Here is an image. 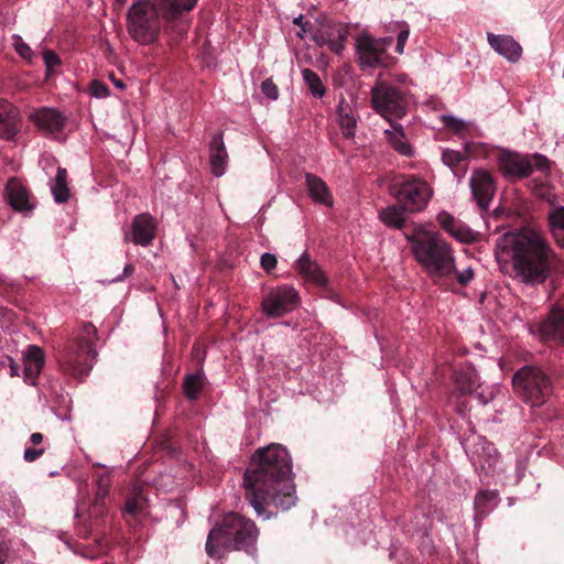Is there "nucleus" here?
I'll return each mask as SVG.
<instances>
[{
    "label": "nucleus",
    "mask_w": 564,
    "mask_h": 564,
    "mask_svg": "<svg viewBox=\"0 0 564 564\" xmlns=\"http://www.w3.org/2000/svg\"><path fill=\"white\" fill-rule=\"evenodd\" d=\"M140 509L139 498H131L126 502V512L135 514Z\"/></svg>",
    "instance_id": "49"
},
{
    "label": "nucleus",
    "mask_w": 564,
    "mask_h": 564,
    "mask_svg": "<svg viewBox=\"0 0 564 564\" xmlns=\"http://www.w3.org/2000/svg\"><path fill=\"white\" fill-rule=\"evenodd\" d=\"M453 276H455L456 281L460 285H467L474 280V276H475L474 269L471 267H467V268L463 269L462 271L456 270V272Z\"/></svg>",
    "instance_id": "43"
},
{
    "label": "nucleus",
    "mask_w": 564,
    "mask_h": 564,
    "mask_svg": "<svg viewBox=\"0 0 564 564\" xmlns=\"http://www.w3.org/2000/svg\"><path fill=\"white\" fill-rule=\"evenodd\" d=\"M276 258L274 254L265 252L261 256V267L267 271L271 272L276 267Z\"/></svg>",
    "instance_id": "44"
},
{
    "label": "nucleus",
    "mask_w": 564,
    "mask_h": 564,
    "mask_svg": "<svg viewBox=\"0 0 564 564\" xmlns=\"http://www.w3.org/2000/svg\"><path fill=\"white\" fill-rule=\"evenodd\" d=\"M300 304L299 292L291 285L271 290L262 301L263 312L269 317H279L295 310Z\"/></svg>",
    "instance_id": "10"
},
{
    "label": "nucleus",
    "mask_w": 564,
    "mask_h": 564,
    "mask_svg": "<svg viewBox=\"0 0 564 564\" xmlns=\"http://www.w3.org/2000/svg\"><path fill=\"white\" fill-rule=\"evenodd\" d=\"M156 236V221L148 213L137 215L129 230L123 232L124 242H132L137 246H150Z\"/></svg>",
    "instance_id": "13"
},
{
    "label": "nucleus",
    "mask_w": 564,
    "mask_h": 564,
    "mask_svg": "<svg viewBox=\"0 0 564 564\" xmlns=\"http://www.w3.org/2000/svg\"><path fill=\"white\" fill-rule=\"evenodd\" d=\"M550 231L556 243L564 248V207L553 208L549 215Z\"/></svg>",
    "instance_id": "31"
},
{
    "label": "nucleus",
    "mask_w": 564,
    "mask_h": 564,
    "mask_svg": "<svg viewBox=\"0 0 564 564\" xmlns=\"http://www.w3.org/2000/svg\"><path fill=\"white\" fill-rule=\"evenodd\" d=\"M464 159V154L456 150L446 149L443 151L442 160L449 167H455Z\"/></svg>",
    "instance_id": "40"
},
{
    "label": "nucleus",
    "mask_w": 564,
    "mask_h": 564,
    "mask_svg": "<svg viewBox=\"0 0 564 564\" xmlns=\"http://www.w3.org/2000/svg\"><path fill=\"white\" fill-rule=\"evenodd\" d=\"M442 121L455 132H460L467 128V123L464 120L451 115L442 116Z\"/></svg>",
    "instance_id": "41"
},
{
    "label": "nucleus",
    "mask_w": 564,
    "mask_h": 564,
    "mask_svg": "<svg viewBox=\"0 0 564 564\" xmlns=\"http://www.w3.org/2000/svg\"><path fill=\"white\" fill-rule=\"evenodd\" d=\"M205 384L206 377L202 370L187 375L184 380L185 397L191 401L196 400Z\"/></svg>",
    "instance_id": "33"
},
{
    "label": "nucleus",
    "mask_w": 564,
    "mask_h": 564,
    "mask_svg": "<svg viewBox=\"0 0 564 564\" xmlns=\"http://www.w3.org/2000/svg\"><path fill=\"white\" fill-rule=\"evenodd\" d=\"M346 39H347V32L343 28H339L337 30V37L336 39H334V40H325V39H323L321 44L322 45H327L328 48L332 52H334L337 55H340L343 50H344V47H345Z\"/></svg>",
    "instance_id": "36"
},
{
    "label": "nucleus",
    "mask_w": 564,
    "mask_h": 564,
    "mask_svg": "<svg viewBox=\"0 0 564 564\" xmlns=\"http://www.w3.org/2000/svg\"><path fill=\"white\" fill-rule=\"evenodd\" d=\"M134 272V267L131 263H127L123 268L122 274L113 278L110 282L117 283L123 281L126 278L130 276Z\"/></svg>",
    "instance_id": "48"
},
{
    "label": "nucleus",
    "mask_w": 564,
    "mask_h": 564,
    "mask_svg": "<svg viewBox=\"0 0 564 564\" xmlns=\"http://www.w3.org/2000/svg\"><path fill=\"white\" fill-rule=\"evenodd\" d=\"M44 62L47 68H53L61 64V59L57 54L53 51H46L44 53Z\"/></svg>",
    "instance_id": "46"
},
{
    "label": "nucleus",
    "mask_w": 564,
    "mask_h": 564,
    "mask_svg": "<svg viewBox=\"0 0 564 564\" xmlns=\"http://www.w3.org/2000/svg\"><path fill=\"white\" fill-rule=\"evenodd\" d=\"M67 171L58 167L55 178L51 183V192L54 200L58 204L65 203L69 198V188L67 185Z\"/></svg>",
    "instance_id": "32"
},
{
    "label": "nucleus",
    "mask_w": 564,
    "mask_h": 564,
    "mask_svg": "<svg viewBox=\"0 0 564 564\" xmlns=\"http://www.w3.org/2000/svg\"><path fill=\"white\" fill-rule=\"evenodd\" d=\"M391 122V128L386 129L384 133L387 135L388 142L391 147L403 156H411L413 154V149L405 138L403 127L399 123Z\"/></svg>",
    "instance_id": "27"
},
{
    "label": "nucleus",
    "mask_w": 564,
    "mask_h": 564,
    "mask_svg": "<svg viewBox=\"0 0 564 564\" xmlns=\"http://www.w3.org/2000/svg\"><path fill=\"white\" fill-rule=\"evenodd\" d=\"M531 164H532V170L533 169H536V170H540V171H544V170H547L550 167V162L549 160L543 156V155H534L532 156V159H529Z\"/></svg>",
    "instance_id": "45"
},
{
    "label": "nucleus",
    "mask_w": 564,
    "mask_h": 564,
    "mask_svg": "<svg viewBox=\"0 0 564 564\" xmlns=\"http://www.w3.org/2000/svg\"><path fill=\"white\" fill-rule=\"evenodd\" d=\"M470 459L475 468L484 474L490 475L495 471L498 463V455L491 444L482 447V453L475 452L471 454Z\"/></svg>",
    "instance_id": "26"
},
{
    "label": "nucleus",
    "mask_w": 564,
    "mask_h": 564,
    "mask_svg": "<svg viewBox=\"0 0 564 564\" xmlns=\"http://www.w3.org/2000/svg\"><path fill=\"white\" fill-rule=\"evenodd\" d=\"M258 536L259 530L251 519L229 512L224 516L220 524L210 529L205 545L206 553L212 558H220L226 550L252 554Z\"/></svg>",
    "instance_id": "5"
},
{
    "label": "nucleus",
    "mask_w": 564,
    "mask_h": 564,
    "mask_svg": "<svg viewBox=\"0 0 564 564\" xmlns=\"http://www.w3.org/2000/svg\"><path fill=\"white\" fill-rule=\"evenodd\" d=\"M540 333L545 340L564 344V306H554L549 316L541 323Z\"/></svg>",
    "instance_id": "18"
},
{
    "label": "nucleus",
    "mask_w": 564,
    "mask_h": 564,
    "mask_svg": "<svg viewBox=\"0 0 564 564\" xmlns=\"http://www.w3.org/2000/svg\"><path fill=\"white\" fill-rule=\"evenodd\" d=\"M491 48L511 63H516L522 55L521 45L510 35L487 34Z\"/></svg>",
    "instance_id": "20"
},
{
    "label": "nucleus",
    "mask_w": 564,
    "mask_h": 564,
    "mask_svg": "<svg viewBox=\"0 0 564 564\" xmlns=\"http://www.w3.org/2000/svg\"><path fill=\"white\" fill-rule=\"evenodd\" d=\"M97 329L91 323H85L80 332L66 345L58 357L59 366L67 375L80 379L87 376L97 357L94 340Z\"/></svg>",
    "instance_id": "6"
},
{
    "label": "nucleus",
    "mask_w": 564,
    "mask_h": 564,
    "mask_svg": "<svg viewBox=\"0 0 564 564\" xmlns=\"http://www.w3.org/2000/svg\"><path fill=\"white\" fill-rule=\"evenodd\" d=\"M44 453V448H26L23 454L24 460L32 463L41 457Z\"/></svg>",
    "instance_id": "47"
},
{
    "label": "nucleus",
    "mask_w": 564,
    "mask_h": 564,
    "mask_svg": "<svg viewBox=\"0 0 564 564\" xmlns=\"http://www.w3.org/2000/svg\"><path fill=\"white\" fill-rule=\"evenodd\" d=\"M405 212L401 204L390 205L379 213V218L384 225L401 229L405 224Z\"/></svg>",
    "instance_id": "30"
},
{
    "label": "nucleus",
    "mask_w": 564,
    "mask_h": 564,
    "mask_svg": "<svg viewBox=\"0 0 564 564\" xmlns=\"http://www.w3.org/2000/svg\"><path fill=\"white\" fill-rule=\"evenodd\" d=\"M469 186L478 206L482 209L488 208L496 192L490 173L485 170L474 171L469 180Z\"/></svg>",
    "instance_id": "14"
},
{
    "label": "nucleus",
    "mask_w": 564,
    "mask_h": 564,
    "mask_svg": "<svg viewBox=\"0 0 564 564\" xmlns=\"http://www.w3.org/2000/svg\"><path fill=\"white\" fill-rule=\"evenodd\" d=\"M478 381L476 370L470 367L460 369L454 375L455 387L462 394L471 393L479 386Z\"/></svg>",
    "instance_id": "28"
},
{
    "label": "nucleus",
    "mask_w": 564,
    "mask_h": 564,
    "mask_svg": "<svg viewBox=\"0 0 564 564\" xmlns=\"http://www.w3.org/2000/svg\"><path fill=\"white\" fill-rule=\"evenodd\" d=\"M3 563H4V555H3L2 549L0 547V564H3Z\"/></svg>",
    "instance_id": "54"
},
{
    "label": "nucleus",
    "mask_w": 564,
    "mask_h": 564,
    "mask_svg": "<svg viewBox=\"0 0 564 564\" xmlns=\"http://www.w3.org/2000/svg\"><path fill=\"white\" fill-rule=\"evenodd\" d=\"M337 117L343 135L346 139L355 138L359 118L356 109L343 99L337 106Z\"/></svg>",
    "instance_id": "23"
},
{
    "label": "nucleus",
    "mask_w": 564,
    "mask_h": 564,
    "mask_svg": "<svg viewBox=\"0 0 564 564\" xmlns=\"http://www.w3.org/2000/svg\"><path fill=\"white\" fill-rule=\"evenodd\" d=\"M88 93L91 97L101 99L109 96V87L100 82V80H93L89 85Z\"/></svg>",
    "instance_id": "38"
},
{
    "label": "nucleus",
    "mask_w": 564,
    "mask_h": 564,
    "mask_svg": "<svg viewBox=\"0 0 564 564\" xmlns=\"http://www.w3.org/2000/svg\"><path fill=\"white\" fill-rule=\"evenodd\" d=\"M512 383L519 398L532 408L546 403L552 393L550 378L534 366L520 368L514 373Z\"/></svg>",
    "instance_id": "8"
},
{
    "label": "nucleus",
    "mask_w": 564,
    "mask_h": 564,
    "mask_svg": "<svg viewBox=\"0 0 564 564\" xmlns=\"http://www.w3.org/2000/svg\"><path fill=\"white\" fill-rule=\"evenodd\" d=\"M101 495H105V494L101 492V490L99 489V491L97 492V496H101Z\"/></svg>",
    "instance_id": "56"
},
{
    "label": "nucleus",
    "mask_w": 564,
    "mask_h": 564,
    "mask_svg": "<svg viewBox=\"0 0 564 564\" xmlns=\"http://www.w3.org/2000/svg\"><path fill=\"white\" fill-rule=\"evenodd\" d=\"M302 21H303V15H299V17L293 19V23L296 24V25H301Z\"/></svg>",
    "instance_id": "53"
},
{
    "label": "nucleus",
    "mask_w": 564,
    "mask_h": 564,
    "mask_svg": "<svg viewBox=\"0 0 564 564\" xmlns=\"http://www.w3.org/2000/svg\"><path fill=\"white\" fill-rule=\"evenodd\" d=\"M227 162L228 155L223 141V134L218 133L210 141V167L216 177L225 174Z\"/></svg>",
    "instance_id": "24"
},
{
    "label": "nucleus",
    "mask_w": 564,
    "mask_h": 564,
    "mask_svg": "<svg viewBox=\"0 0 564 564\" xmlns=\"http://www.w3.org/2000/svg\"><path fill=\"white\" fill-rule=\"evenodd\" d=\"M30 120L45 135L53 139H61L67 119L55 108L41 107L30 115Z\"/></svg>",
    "instance_id": "12"
},
{
    "label": "nucleus",
    "mask_w": 564,
    "mask_h": 564,
    "mask_svg": "<svg viewBox=\"0 0 564 564\" xmlns=\"http://www.w3.org/2000/svg\"><path fill=\"white\" fill-rule=\"evenodd\" d=\"M499 495L497 490H481L475 497V509L477 517L487 516L498 503Z\"/></svg>",
    "instance_id": "29"
},
{
    "label": "nucleus",
    "mask_w": 564,
    "mask_h": 564,
    "mask_svg": "<svg viewBox=\"0 0 564 564\" xmlns=\"http://www.w3.org/2000/svg\"><path fill=\"white\" fill-rule=\"evenodd\" d=\"M391 195L409 213H419L425 209L433 195L430 184L415 176H400L390 185Z\"/></svg>",
    "instance_id": "9"
},
{
    "label": "nucleus",
    "mask_w": 564,
    "mask_h": 564,
    "mask_svg": "<svg viewBox=\"0 0 564 564\" xmlns=\"http://www.w3.org/2000/svg\"><path fill=\"white\" fill-rule=\"evenodd\" d=\"M397 25L400 26V31H399L398 37H397L395 52L399 54H402L404 51L405 43L410 35V29L405 22L397 23Z\"/></svg>",
    "instance_id": "39"
},
{
    "label": "nucleus",
    "mask_w": 564,
    "mask_h": 564,
    "mask_svg": "<svg viewBox=\"0 0 564 564\" xmlns=\"http://www.w3.org/2000/svg\"><path fill=\"white\" fill-rule=\"evenodd\" d=\"M12 45L14 46L15 52L24 59H30L33 55L31 47L24 43L20 35L12 36Z\"/></svg>",
    "instance_id": "37"
},
{
    "label": "nucleus",
    "mask_w": 564,
    "mask_h": 564,
    "mask_svg": "<svg viewBox=\"0 0 564 564\" xmlns=\"http://www.w3.org/2000/svg\"><path fill=\"white\" fill-rule=\"evenodd\" d=\"M440 226L454 239L463 243L474 242L478 238V232L470 229L464 223L457 220L447 212H441L436 216Z\"/></svg>",
    "instance_id": "16"
},
{
    "label": "nucleus",
    "mask_w": 564,
    "mask_h": 564,
    "mask_svg": "<svg viewBox=\"0 0 564 564\" xmlns=\"http://www.w3.org/2000/svg\"><path fill=\"white\" fill-rule=\"evenodd\" d=\"M404 82L405 76L402 75L398 78V84L377 80L371 88V107L388 121L400 119L408 111L410 91Z\"/></svg>",
    "instance_id": "7"
},
{
    "label": "nucleus",
    "mask_w": 564,
    "mask_h": 564,
    "mask_svg": "<svg viewBox=\"0 0 564 564\" xmlns=\"http://www.w3.org/2000/svg\"><path fill=\"white\" fill-rule=\"evenodd\" d=\"M499 261H509L512 276L528 285L546 281L557 256L544 232L535 227H522L505 232L496 243Z\"/></svg>",
    "instance_id": "2"
},
{
    "label": "nucleus",
    "mask_w": 564,
    "mask_h": 564,
    "mask_svg": "<svg viewBox=\"0 0 564 564\" xmlns=\"http://www.w3.org/2000/svg\"><path fill=\"white\" fill-rule=\"evenodd\" d=\"M0 508L7 512H12L14 517L22 514V507L17 494L9 487L0 492Z\"/></svg>",
    "instance_id": "34"
},
{
    "label": "nucleus",
    "mask_w": 564,
    "mask_h": 564,
    "mask_svg": "<svg viewBox=\"0 0 564 564\" xmlns=\"http://www.w3.org/2000/svg\"><path fill=\"white\" fill-rule=\"evenodd\" d=\"M391 36L375 39L368 34L356 41V51L361 67H376L382 64L387 47L392 44Z\"/></svg>",
    "instance_id": "11"
},
{
    "label": "nucleus",
    "mask_w": 564,
    "mask_h": 564,
    "mask_svg": "<svg viewBox=\"0 0 564 564\" xmlns=\"http://www.w3.org/2000/svg\"><path fill=\"white\" fill-rule=\"evenodd\" d=\"M6 197L11 207L19 212H30L34 204L31 202L30 193L21 181L11 178L6 186Z\"/></svg>",
    "instance_id": "21"
},
{
    "label": "nucleus",
    "mask_w": 564,
    "mask_h": 564,
    "mask_svg": "<svg viewBox=\"0 0 564 564\" xmlns=\"http://www.w3.org/2000/svg\"><path fill=\"white\" fill-rule=\"evenodd\" d=\"M261 91L265 97H268L271 100H276L279 97V89L271 79H265L264 82H262Z\"/></svg>",
    "instance_id": "42"
},
{
    "label": "nucleus",
    "mask_w": 564,
    "mask_h": 564,
    "mask_svg": "<svg viewBox=\"0 0 564 564\" xmlns=\"http://www.w3.org/2000/svg\"><path fill=\"white\" fill-rule=\"evenodd\" d=\"M21 129L18 109L4 99H0V138L13 140Z\"/></svg>",
    "instance_id": "17"
},
{
    "label": "nucleus",
    "mask_w": 564,
    "mask_h": 564,
    "mask_svg": "<svg viewBox=\"0 0 564 564\" xmlns=\"http://www.w3.org/2000/svg\"><path fill=\"white\" fill-rule=\"evenodd\" d=\"M44 352L34 345L28 347L24 354V380L29 384H35V381L44 366Z\"/></svg>",
    "instance_id": "22"
},
{
    "label": "nucleus",
    "mask_w": 564,
    "mask_h": 564,
    "mask_svg": "<svg viewBox=\"0 0 564 564\" xmlns=\"http://www.w3.org/2000/svg\"><path fill=\"white\" fill-rule=\"evenodd\" d=\"M495 397V389L492 388L488 393L479 392L477 394V398L480 403L487 404L490 400H492Z\"/></svg>",
    "instance_id": "50"
},
{
    "label": "nucleus",
    "mask_w": 564,
    "mask_h": 564,
    "mask_svg": "<svg viewBox=\"0 0 564 564\" xmlns=\"http://www.w3.org/2000/svg\"><path fill=\"white\" fill-rule=\"evenodd\" d=\"M197 0H141L134 2L127 14L130 36L142 45L156 41L162 22H171L191 11Z\"/></svg>",
    "instance_id": "3"
},
{
    "label": "nucleus",
    "mask_w": 564,
    "mask_h": 564,
    "mask_svg": "<svg viewBox=\"0 0 564 564\" xmlns=\"http://www.w3.org/2000/svg\"><path fill=\"white\" fill-rule=\"evenodd\" d=\"M115 85H116L117 87H119V88H123V87H124V85L122 84V82H121V80H116V82H115Z\"/></svg>",
    "instance_id": "55"
},
{
    "label": "nucleus",
    "mask_w": 564,
    "mask_h": 564,
    "mask_svg": "<svg viewBox=\"0 0 564 564\" xmlns=\"http://www.w3.org/2000/svg\"><path fill=\"white\" fill-rule=\"evenodd\" d=\"M301 74H302L303 80H304L305 85L308 87L311 94L315 98L324 97L326 89H325V86L323 85L319 76L314 70H312L310 68H303L301 70Z\"/></svg>",
    "instance_id": "35"
},
{
    "label": "nucleus",
    "mask_w": 564,
    "mask_h": 564,
    "mask_svg": "<svg viewBox=\"0 0 564 564\" xmlns=\"http://www.w3.org/2000/svg\"><path fill=\"white\" fill-rule=\"evenodd\" d=\"M404 236L415 261L429 276L446 279L455 274V251L438 232L424 225H415Z\"/></svg>",
    "instance_id": "4"
},
{
    "label": "nucleus",
    "mask_w": 564,
    "mask_h": 564,
    "mask_svg": "<svg viewBox=\"0 0 564 564\" xmlns=\"http://www.w3.org/2000/svg\"><path fill=\"white\" fill-rule=\"evenodd\" d=\"M246 499L258 517L269 519L268 506L289 510L297 501L292 460L285 447L270 444L251 456L243 475Z\"/></svg>",
    "instance_id": "1"
},
{
    "label": "nucleus",
    "mask_w": 564,
    "mask_h": 564,
    "mask_svg": "<svg viewBox=\"0 0 564 564\" xmlns=\"http://www.w3.org/2000/svg\"><path fill=\"white\" fill-rule=\"evenodd\" d=\"M306 187L310 197L318 204L327 207L333 206V197L326 183L318 176L306 173L305 175Z\"/></svg>",
    "instance_id": "25"
},
{
    "label": "nucleus",
    "mask_w": 564,
    "mask_h": 564,
    "mask_svg": "<svg viewBox=\"0 0 564 564\" xmlns=\"http://www.w3.org/2000/svg\"><path fill=\"white\" fill-rule=\"evenodd\" d=\"M30 441L33 445H37L43 441V435L41 433L31 434Z\"/></svg>",
    "instance_id": "51"
},
{
    "label": "nucleus",
    "mask_w": 564,
    "mask_h": 564,
    "mask_svg": "<svg viewBox=\"0 0 564 564\" xmlns=\"http://www.w3.org/2000/svg\"><path fill=\"white\" fill-rule=\"evenodd\" d=\"M117 1H118L119 3H121V4L126 2V0H117Z\"/></svg>",
    "instance_id": "57"
},
{
    "label": "nucleus",
    "mask_w": 564,
    "mask_h": 564,
    "mask_svg": "<svg viewBox=\"0 0 564 564\" xmlns=\"http://www.w3.org/2000/svg\"><path fill=\"white\" fill-rule=\"evenodd\" d=\"M295 270L310 283L321 288H326L328 279L319 264L314 261L306 252H303L295 262Z\"/></svg>",
    "instance_id": "19"
},
{
    "label": "nucleus",
    "mask_w": 564,
    "mask_h": 564,
    "mask_svg": "<svg viewBox=\"0 0 564 564\" xmlns=\"http://www.w3.org/2000/svg\"><path fill=\"white\" fill-rule=\"evenodd\" d=\"M498 166L507 178L525 177L532 172V164L527 156L509 151L499 155Z\"/></svg>",
    "instance_id": "15"
},
{
    "label": "nucleus",
    "mask_w": 564,
    "mask_h": 564,
    "mask_svg": "<svg viewBox=\"0 0 564 564\" xmlns=\"http://www.w3.org/2000/svg\"><path fill=\"white\" fill-rule=\"evenodd\" d=\"M18 369L19 367L13 362V360L11 359L10 360V370H11V376H18Z\"/></svg>",
    "instance_id": "52"
}]
</instances>
